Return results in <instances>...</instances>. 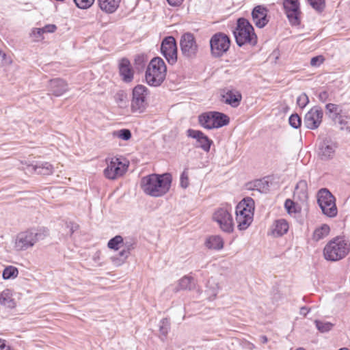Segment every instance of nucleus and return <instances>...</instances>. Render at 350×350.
<instances>
[{
    "label": "nucleus",
    "mask_w": 350,
    "mask_h": 350,
    "mask_svg": "<svg viewBox=\"0 0 350 350\" xmlns=\"http://www.w3.org/2000/svg\"><path fill=\"white\" fill-rule=\"evenodd\" d=\"M205 245L208 249L219 250L223 248L224 241L221 237L215 235L206 239Z\"/></svg>",
    "instance_id": "bb28decb"
},
{
    "label": "nucleus",
    "mask_w": 350,
    "mask_h": 350,
    "mask_svg": "<svg viewBox=\"0 0 350 350\" xmlns=\"http://www.w3.org/2000/svg\"><path fill=\"white\" fill-rule=\"evenodd\" d=\"M322 213L328 217H334L337 215L338 209L335 201L332 202H323L322 204H319Z\"/></svg>",
    "instance_id": "393cba45"
},
{
    "label": "nucleus",
    "mask_w": 350,
    "mask_h": 350,
    "mask_svg": "<svg viewBox=\"0 0 350 350\" xmlns=\"http://www.w3.org/2000/svg\"><path fill=\"white\" fill-rule=\"evenodd\" d=\"M167 67L162 58L154 57L150 62L145 73V79L149 85L159 86L166 77Z\"/></svg>",
    "instance_id": "39448f33"
},
{
    "label": "nucleus",
    "mask_w": 350,
    "mask_h": 350,
    "mask_svg": "<svg viewBox=\"0 0 350 350\" xmlns=\"http://www.w3.org/2000/svg\"><path fill=\"white\" fill-rule=\"evenodd\" d=\"M120 1L121 0H98V3L101 10L111 14L117 10Z\"/></svg>",
    "instance_id": "4be33fe9"
},
{
    "label": "nucleus",
    "mask_w": 350,
    "mask_h": 350,
    "mask_svg": "<svg viewBox=\"0 0 350 350\" xmlns=\"http://www.w3.org/2000/svg\"><path fill=\"white\" fill-rule=\"evenodd\" d=\"M307 182L304 180H301L296 185L295 189H300L302 193H305L307 190Z\"/></svg>",
    "instance_id": "3c124183"
},
{
    "label": "nucleus",
    "mask_w": 350,
    "mask_h": 350,
    "mask_svg": "<svg viewBox=\"0 0 350 350\" xmlns=\"http://www.w3.org/2000/svg\"><path fill=\"white\" fill-rule=\"evenodd\" d=\"M48 90L50 94L61 96L68 90V85L62 79L55 78L49 81Z\"/></svg>",
    "instance_id": "a211bd4d"
},
{
    "label": "nucleus",
    "mask_w": 350,
    "mask_h": 350,
    "mask_svg": "<svg viewBox=\"0 0 350 350\" xmlns=\"http://www.w3.org/2000/svg\"><path fill=\"white\" fill-rule=\"evenodd\" d=\"M189 175L187 172V170H185L180 177V185L183 189H186L189 186Z\"/></svg>",
    "instance_id": "c03bdc74"
},
{
    "label": "nucleus",
    "mask_w": 350,
    "mask_h": 350,
    "mask_svg": "<svg viewBox=\"0 0 350 350\" xmlns=\"http://www.w3.org/2000/svg\"><path fill=\"white\" fill-rule=\"evenodd\" d=\"M118 69L120 76L124 83H130L133 80L134 71L127 58H122L120 60Z\"/></svg>",
    "instance_id": "6ab92c4d"
},
{
    "label": "nucleus",
    "mask_w": 350,
    "mask_h": 350,
    "mask_svg": "<svg viewBox=\"0 0 350 350\" xmlns=\"http://www.w3.org/2000/svg\"><path fill=\"white\" fill-rule=\"evenodd\" d=\"M272 233L274 236L281 237L286 234L288 230V222L283 219H278L275 221L273 225Z\"/></svg>",
    "instance_id": "5701e85b"
},
{
    "label": "nucleus",
    "mask_w": 350,
    "mask_h": 350,
    "mask_svg": "<svg viewBox=\"0 0 350 350\" xmlns=\"http://www.w3.org/2000/svg\"><path fill=\"white\" fill-rule=\"evenodd\" d=\"M284 13L293 26H298L301 23V10L299 0H283Z\"/></svg>",
    "instance_id": "f8f14e48"
},
{
    "label": "nucleus",
    "mask_w": 350,
    "mask_h": 350,
    "mask_svg": "<svg viewBox=\"0 0 350 350\" xmlns=\"http://www.w3.org/2000/svg\"><path fill=\"white\" fill-rule=\"evenodd\" d=\"M241 100V94L236 90H227L222 94V101L232 107H237Z\"/></svg>",
    "instance_id": "aec40b11"
},
{
    "label": "nucleus",
    "mask_w": 350,
    "mask_h": 350,
    "mask_svg": "<svg viewBox=\"0 0 350 350\" xmlns=\"http://www.w3.org/2000/svg\"><path fill=\"white\" fill-rule=\"evenodd\" d=\"M326 110L329 113H334L333 118H337L340 116V109H339L338 106L336 104L333 103H328L325 105Z\"/></svg>",
    "instance_id": "a19ab883"
},
{
    "label": "nucleus",
    "mask_w": 350,
    "mask_h": 350,
    "mask_svg": "<svg viewBox=\"0 0 350 350\" xmlns=\"http://www.w3.org/2000/svg\"><path fill=\"white\" fill-rule=\"evenodd\" d=\"M211 117L213 120L212 127L213 129H218L226 126L230 122L229 117L221 112L211 111Z\"/></svg>",
    "instance_id": "412c9836"
},
{
    "label": "nucleus",
    "mask_w": 350,
    "mask_h": 350,
    "mask_svg": "<svg viewBox=\"0 0 350 350\" xmlns=\"http://www.w3.org/2000/svg\"><path fill=\"white\" fill-rule=\"evenodd\" d=\"M291 126L294 129H299L301 125V118L297 113H293L288 118Z\"/></svg>",
    "instance_id": "58836bf2"
},
{
    "label": "nucleus",
    "mask_w": 350,
    "mask_h": 350,
    "mask_svg": "<svg viewBox=\"0 0 350 350\" xmlns=\"http://www.w3.org/2000/svg\"><path fill=\"white\" fill-rule=\"evenodd\" d=\"M340 124H344V122L342 120H340Z\"/></svg>",
    "instance_id": "e2e57ef3"
},
{
    "label": "nucleus",
    "mask_w": 350,
    "mask_h": 350,
    "mask_svg": "<svg viewBox=\"0 0 350 350\" xmlns=\"http://www.w3.org/2000/svg\"><path fill=\"white\" fill-rule=\"evenodd\" d=\"M309 4L318 12L323 11L325 3V0H307Z\"/></svg>",
    "instance_id": "ea45409f"
},
{
    "label": "nucleus",
    "mask_w": 350,
    "mask_h": 350,
    "mask_svg": "<svg viewBox=\"0 0 350 350\" xmlns=\"http://www.w3.org/2000/svg\"><path fill=\"white\" fill-rule=\"evenodd\" d=\"M323 111L319 106H314L305 115L304 124L306 128L314 130L319 127L322 122Z\"/></svg>",
    "instance_id": "ddd939ff"
},
{
    "label": "nucleus",
    "mask_w": 350,
    "mask_h": 350,
    "mask_svg": "<svg viewBox=\"0 0 350 350\" xmlns=\"http://www.w3.org/2000/svg\"><path fill=\"white\" fill-rule=\"evenodd\" d=\"M318 204H323V202H332L336 201L334 196L326 188L321 189L317 195Z\"/></svg>",
    "instance_id": "cd10ccee"
},
{
    "label": "nucleus",
    "mask_w": 350,
    "mask_h": 350,
    "mask_svg": "<svg viewBox=\"0 0 350 350\" xmlns=\"http://www.w3.org/2000/svg\"><path fill=\"white\" fill-rule=\"evenodd\" d=\"M16 306L14 299L12 297L10 291H3L0 294V307L5 308H14Z\"/></svg>",
    "instance_id": "b1692460"
},
{
    "label": "nucleus",
    "mask_w": 350,
    "mask_h": 350,
    "mask_svg": "<svg viewBox=\"0 0 350 350\" xmlns=\"http://www.w3.org/2000/svg\"><path fill=\"white\" fill-rule=\"evenodd\" d=\"M254 200L250 197L243 199L236 206V221L239 230H246L253 221Z\"/></svg>",
    "instance_id": "20e7f679"
},
{
    "label": "nucleus",
    "mask_w": 350,
    "mask_h": 350,
    "mask_svg": "<svg viewBox=\"0 0 350 350\" xmlns=\"http://www.w3.org/2000/svg\"><path fill=\"white\" fill-rule=\"evenodd\" d=\"M339 350H349V349H347V348H341V349H340Z\"/></svg>",
    "instance_id": "052dcab7"
},
{
    "label": "nucleus",
    "mask_w": 350,
    "mask_h": 350,
    "mask_svg": "<svg viewBox=\"0 0 350 350\" xmlns=\"http://www.w3.org/2000/svg\"><path fill=\"white\" fill-rule=\"evenodd\" d=\"M325 58L323 55H317L311 58L310 65L313 67H319L323 63Z\"/></svg>",
    "instance_id": "49530a36"
},
{
    "label": "nucleus",
    "mask_w": 350,
    "mask_h": 350,
    "mask_svg": "<svg viewBox=\"0 0 350 350\" xmlns=\"http://www.w3.org/2000/svg\"><path fill=\"white\" fill-rule=\"evenodd\" d=\"M337 148L336 144L330 138L320 139L317 145V154L319 158L323 161L332 159Z\"/></svg>",
    "instance_id": "4468645a"
},
{
    "label": "nucleus",
    "mask_w": 350,
    "mask_h": 350,
    "mask_svg": "<svg viewBox=\"0 0 350 350\" xmlns=\"http://www.w3.org/2000/svg\"><path fill=\"white\" fill-rule=\"evenodd\" d=\"M350 252V242L344 237L331 239L323 249V256L329 261H338L345 258Z\"/></svg>",
    "instance_id": "f03ea898"
},
{
    "label": "nucleus",
    "mask_w": 350,
    "mask_h": 350,
    "mask_svg": "<svg viewBox=\"0 0 350 350\" xmlns=\"http://www.w3.org/2000/svg\"><path fill=\"white\" fill-rule=\"evenodd\" d=\"M314 324L317 329L321 333L327 332L330 331L334 327L333 323L322 320H315Z\"/></svg>",
    "instance_id": "f704fd0d"
},
{
    "label": "nucleus",
    "mask_w": 350,
    "mask_h": 350,
    "mask_svg": "<svg viewBox=\"0 0 350 350\" xmlns=\"http://www.w3.org/2000/svg\"><path fill=\"white\" fill-rule=\"evenodd\" d=\"M0 350H10V347L7 345L5 340L0 339Z\"/></svg>",
    "instance_id": "864d4df0"
},
{
    "label": "nucleus",
    "mask_w": 350,
    "mask_h": 350,
    "mask_svg": "<svg viewBox=\"0 0 350 350\" xmlns=\"http://www.w3.org/2000/svg\"><path fill=\"white\" fill-rule=\"evenodd\" d=\"M172 177L170 173L151 174L142 178L140 187L144 193L158 198L165 195L170 189Z\"/></svg>",
    "instance_id": "f257e3e1"
},
{
    "label": "nucleus",
    "mask_w": 350,
    "mask_h": 350,
    "mask_svg": "<svg viewBox=\"0 0 350 350\" xmlns=\"http://www.w3.org/2000/svg\"><path fill=\"white\" fill-rule=\"evenodd\" d=\"M308 103L309 98L305 93H302L297 98V104L301 109L304 108Z\"/></svg>",
    "instance_id": "37998d69"
},
{
    "label": "nucleus",
    "mask_w": 350,
    "mask_h": 350,
    "mask_svg": "<svg viewBox=\"0 0 350 350\" xmlns=\"http://www.w3.org/2000/svg\"><path fill=\"white\" fill-rule=\"evenodd\" d=\"M122 243H123L122 237L120 235H116L108 241L107 246L111 250H118Z\"/></svg>",
    "instance_id": "e433bc0d"
},
{
    "label": "nucleus",
    "mask_w": 350,
    "mask_h": 350,
    "mask_svg": "<svg viewBox=\"0 0 350 350\" xmlns=\"http://www.w3.org/2000/svg\"><path fill=\"white\" fill-rule=\"evenodd\" d=\"M135 242L131 239H126L124 241H123V243H122L123 250L126 252H129L130 254L131 252L135 248Z\"/></svg>",
    "instance_id": "de8ad7c7"
},
{
    "label": "nucleus",
    "mask_w": 350,
    "mask_h": 350,
    "mask_svg": "<svg viewBox=\"0 0 350 350\" xmlns=\"http://www.w3.org/2000/svg\"><path fill=\"white\" fill-rule=\"evenodd\" d=\"M161 53L170 64L174 65L176 63L178 48L176 39L173 36H168L163 39L161 44Z\"/></svg>",
    "instance_id": "9b49d317"
},
{
    "label": "nucleus",
    "mask_w": 350,
    "mask_h": 350,
    "mask_svg": "<svg viewBox=\"0 0 350 350\" xmlns=\"http://www.w3.org/2000/svg\"><path fill=\"white\" fill-rule=\"evenodd\" d=\"M252 189L262 193H267L269 191V183L265 178L262 179L256 180L253 183V187Z\"/></svg>",
    "instance_id": "c85d7f7f"
},
{
    "label": "nucleus",
    "mask_w": 350,
    "mask_h": 350,
    "mask_svg": "<svg viewBox=\"0 0 350 350\" xmlns=\"http://www.w3.org/2000/svg\"><path fill=\"white\" fill-rule=\"evenodd\" d=\"M57 27L53 24H49L44 26L42 28H40L38 29V33L39 34L43 33H53L56 31Z\"/></svg>",
    "instance_id": "a18cd8bd"
},
{
    "label": "nucleus",
    "mask_w": 350,
    "mask_h": 350,
    "mask_svg": "<svg viewBox=\"0 0 350 350\" xmlns=\"http://www.w3.org/2000/svg\"><path fill=\"white\" fill-rule=\"evenodd\" d=\"M198 121L200 124L207 129H213L212 127L213 120L211 117V111L203 113L198 117Z\"/></svg>",
    "instance_id": "2f4dec72"
},
{
    "label": "nucleus",
    "mask_w": 350,
    "mask_h": 350,
    "mask_svg": "<svg viewBox=\"0 0 350 350\" xmlns=\"http://www.w3.org/2000/svg\"><path fill=\"white\" fill-rule=\"evenodd\" d=\"M310 311V308L306 306H303L300 308L299 314L306 317V314Z\"/></svg>",
    "instance_id": "6e6d98bb"
},
{
    "label": "nucleus",
    "mask_w": 350,
    "mask_h": 350,
    "mask_svg": "<svg viewBox=\"0 0 350 350\" xmlns=\"http://www.w3.org/2000/svg\"><path fill=\"white\" fill-rule=\"evenodd\" d=\"M170 329V321L167 318L162 319L159 322L160 337L163 340Z\"/></svg>",
    "instance_id": "473e14b6"
},
{
    "label": "nucleus",
    "mask_w": 350,
    "mask_h": 350,
    "mask_svg": "<svg viewBox=\"0 0 350 350\" xmlns=\"http://www.w3.org/2000/svg\"><path fill=\"white\" fill-rule=\"evenodd\" d=\"M180 48L181 53L185 58L192 59L197 57L198 45L192 33L186 32L181 36Z\"/></svg>",
    "instance_id": "1a4fd4ad"
},
{
    "label": "nucleus",
    "mask_w": 350,
    "mask_h": 350,
    "mask_svg": "<svg viewBox=\"0 0 350 350\" xmlns=\"http://www.w3.org/2000/svg\"><path fill=\"white\" fill-rule=\"evenodd\" d=\"M148 94V88L143 85H137L132 92L131 110L135 113H142L146 108V97Z\"/></svg>",
    "instance_id": "9d476101"
},
{
    "label": "nucleus",
    "mask_w": 350,
    "mask_h": 350,
    "mask_svg": "<svg viewBox=\"0 0 350 350\" xmlns=\"http://www.w3.org/2000/svg\"><path fill=\"white\" fill-rule=\"evenodd\" d=\"M289 110V107L286 105L284 108H283V111L284 112H287Z\"/></svg>",
    "instance_id": "bf43d9fd"
},
{
    "label": "nucleus",
    "mask_w": 350,
    "mask_h": 350,
    "mask_svg": "<svg viewBox=\"0 0 350 350\" xmlns=\"http://www.w3.org/2000/svg\"><path fill=\"white\" fill-rule=\"evenodd\" d=\"M178 286L180 290L191 291L196 286L195 280L191 276L185 275L179 280Z\"/></svg>",
    "instance_id": "7c9ffc66"
},
{
    "label": "nucleus",
    "mask_w": 350,
    "mask_h": 350,
    "mask_svg": "<svg viewBox=\"0 0 350 350\" xmlns=\"http://www.w3.org/2000/svg\"><path fill=\"white\" fill-rule=\"evenodd\" d=\"M95 0H73L76 6L79 9H88L92 6Z\"/></svg>",
    "instance_id": "79ce46f5"
},
{
    "label": "nucleus",
    "mask_w": 350,
    "mask_h": 350,
    "mask_svg": "<svg viewBox=\"0 0 350 350\" xmlns=\"http://www.w3.org/2000/svg\"><path fill=\"white\" fill-rule=\"evenodd\" d=\"M295 206V202L290 200V199H287L286 200L285 202H284V207L286 208V209L287 210V211L288 213H291V212H295V210H293Z\"/></svg>",
    "instance_id": "8fccbe9b"
},
{
    "label": "nucleus",
    "mask_w": 350,
    "mask_h": 350,
    "mask_svg": "<svg viewBox=\"0 0 350 350\" xmlns=\"http://www.w3.org/2000/svg\"><path fill=\"white\" fill-rule=\"evenodd\" d=\"M259 340L260 342L263 343V344H265L268 341V339H267V337L266 336H260L259 337Z\"/></svg>",
    "instance_id": "4d7b16f0"
},
{
    "label": "nucleus",
    "mask_w": 350,
    "mask_h": 350,
    "mask_svg": "<svg viewBox=\"0 0 350 350\" xmlns=\"http://www.w3.org/2000/svg\"><path fill=\"white\" fill-rule=\"evenodd\" d=\"M168 3L172 6H178L182 4L183 0H167Z\"/></svg>",
    "instance_id": "5fc2aeb1"
},
{
    "label": "nucleus",
    "mask_w": 350,
    "mask_h": 350,
    "mask_svg": "<svg viewBox=\"0 0 350 350\" xmlns=\"http://www.w3.org/2000/svg\"><path fill=\"white\" fill-rule=\"evenodd\" d=\"M18 275V270L16 267L9 265L3 271L2 277L4 280L16 278Z\"/></svg>",
    "instance_id": "72a5a7b5"
},
{
    "label": "nucleus",
    "mask_w": 350,
    "mask_h": 350,
    "mask_svg": "<svg viewBox=\"0 0 350 350\" xmlns=\"http://www.w3.org/2000/svg\"><path fill=\"white\" fill-rule=\"evenodd\" d=\"M329 226L327 224H323L314 231L312 239L315 241H319L326 237L329 234Z\"/></svg>",
    "instance_id": "c756f323"
},
{
    "label": "nucleus",
    "mask_w": 350,
    "mask_h": 350,
    "mask_svg": "<svg viewBox=\"0 0 350 350\" xmlns=\"http://www.w3.org/2000/svg\"><path fill=\"white\" fill-rule=\"evenodd\" d=\"M267 8L261 5L255 6L252 11V17L255 25L258 28L266 26L269 22Z\"/></svg>",
    "instance_id": "f3484780"
},
{
    "label": "nucleus",
    "mask_w": 350,
    "mask_h": 350,
    "mask_svg": "<svg viewBox=\"0 0 350 350\" xmlns=\"http://www.w3.org/2000/svg\"><path fill=\"white\" fill-rule=\"evenodd\" d=\"M114 98L117 103L122 104L126 98V94L124 91L120 90L116 94Z\"/></svg>",
    "instance_id": "09e8293b"
},
{
    "label": "nucleus",
    "mask_w": 350,
    "mask_h": 350,
    "mask_svg": "<svg viewBox=\"0 0 350 350\" xmlns=\"http://www.w3.org/2000/svg\"><path fill=\"white\" fill-rule=\"evenodd\" d=\"M33 169L36 173L44 176L51 175L53 172V165L48 162L38 163L33 166Z\"/></svg>",
    "instance_id": "a878e982"
},
{
    "label": "nucleus",
    "mask_w": 350,
    "mask_h": 350,
    "mask_svg": "<svg viewBox=\"0 0 350 350\" xmlns=\"http://www.w3.org/2000/svg\"><path fill=\"white\" fill-rule=\"evenodd\" d=\"M328 97L329 94L327 91L321 92L318 96L319 100L321 101L322 103L326 102L328 99Z\"/></svg>",
    "instance_id": "603ef678"
},
{
    "label": "nucleus",
    "mask_w": 350,
    "mask_h": 350,
    "mask_svg": "<svg viewBox=\"0 0 350 350\" xmlns=\"http://www.w3.org/2000/svg\"><path fill=\"white\" fill-rule=\"evenodd\" d=\"M129 255V252L122 249L116 256H113L111 259L115 265L120 266L125 262Z\"/></svg>",
    "instance_id": "c9c22d12"
},
{
    "label": "nucleus",
    "mask_w": 350,
    "mask_h": 350,
    "mask_svg": "<svg viewBox=\"0 0 350 350\" xmlns=\"http://www.w3.org/2000/svg\"><path fill=\"white\" fill-rule=\"evenodd\" d=\"M49 234L48 230L45 228L30 229L18 234L15 240V248L16 250H26L34 244L44 239Z\"/></svg>",
    "instance_id": "423d86ee"
},
{
    "label": "nucleus",
    "mask_w": 350,
    "mask_h": 350,
    "mask_svg": "<svg viewBox=\"0 0 350 350\" xmlns=\"http://www.w3.org/2000/svg\"><path fill=\"white\" fill-rule=\"evenodd\" d=\"M237 44L241 47L244 45L254 46L257 44L258 38L250 22L245 18L237 21V26L233 30Z\"/></svg>",
    "instance_id": "7ed1b4c3"
},
{
    "label": "nucleus",
    "mask_w": 350,
    "mask_h": 350,
    "mask_svg": "<svg viewBox=\"0 0 350 350\" xmlns=\"http://www.w3.org/2000/svg\"><path fill=\"white\" fill-rule=\"evenodd\" d=\"M209 44L212 57L219 58L229 51L231 39L223 32H217L211 37Z\"/></svg>",
    "instance_id": "0eeeda50"
},
{
    "label": "nucleus",
    "mask_w": 350,
    "mask_h": 350,
    "mask_svg": "<svg viewBox=\"0 0 350 350\" xmlns=\"http://www.w3.org/2000/svg\"><path fill=\"white\" fill-rule=\"evenodd\" d=\"M127 170V166L122 163L118 158H112L104 170L105 176L111 180H114L122 176Z\"/></svg>",
    "instance_id": "2eb2a0df"
},
{
    "label": "nucleus",
    "mask_w": 350,
    "mask_h": 350,
    "mask_svg": "<svg viewBox=\"0 0 350 350\" xmlns=\"http://www.w3.org/2000/svg\"><path fill=\"white\" fill-rule=\"evenodd\" d=\"M113 135V136L117 137L124 141L130 139L132 136L131 131L128 129H122L118 131H115Z\"/></svg>",
    "instance_id": "4c0bfd02"
},
{
    "label": "nucleus",
    "mask_w": 350,
    "mask_h": 350,
    "mask_svg": "<svg viewBox=\"0 0 350 350\" xmlns=\"http://www.w3.org/2000/svg\"><path fill=\"white\" fill-rule=\"evenodd\" d=\"M0 56L2 57L3 59H5V56H6V54L5 53H3L1 49H0Z\"/></svg>",
    "instance_id": "13d9d810"
},
{
    "label": "nucleus",
    "mask_w": 350,
    "mask_h": 350,
    "mask_svg": "<svg viewBox=\"0 0 350 350\" xmlns=\"http://www.w3.org/2000/svg\"><path fill=\"white\" fill-rule=\"evenodd\" d=\"M296 350H305V349H303V348H299V349H296Z\"/></svg>",
    "instance_id": "680f3d73"
},
{
    "label": "nucleus",
    "mask_w": 350,
    "mask_h": 350,
    "mask_svg": "<svg viewBox=\"0 0 350 350\" xmlns=\"http://www.w3.org/2000/svg\"><path fill=\"white\" fill-rule=\"evenodd\" d=\"M187 135L189 137H191L196 140V144H194L195 147L200 148L206 152H209L211 146L213 142V140L203 132L199 130L189 129L187 131Z\"/></svg>",
    "instance_id": "dca6fc26"
},
{
    "label": "nucleus",
    "mask_w": 350,
    "mask_h": 350,
    "mask_svg": "<svg viewBox=\"0 0 350 350\" xmlns=\"http://www.w3.org/2000/svg\"><path fill=\"white\" fill-rule=\"evenodd\" d=\"M232 207L229 205L218 208L213 215V219L217 222L221 230L231 233L234 230L233 219L231 214Z\"/></svg>",
    "instance_id": "6e6552de"
}]
</instances>
